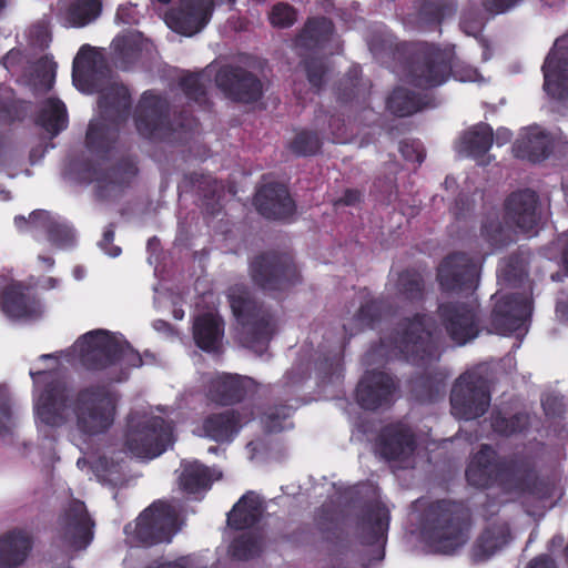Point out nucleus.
<instances>
[{
    "mask_svg": "<svg viewBox=\"0 0 568 568\" xmlns=\"http://www.w3.org/2000/svg\"><path fill=\"white\" fill-rule=\"evenodd\" d=\"M34 385L36 422L60 428L69 422L71 409L77 430L88 437L105 434L114 424L119 396L109 385L80 388L72 398L63 374L58 369L30 372Z\"/></svg>",
    "mask_w": 568,
    "mask_h": 568,
    "instance_id": "nucleus-1",
    "label": "nucleus"
},
{
    "mask_svg": "<svg viewBox=\"0 0 568 568\" xmlns=\"http://www.w3.org/2000/svg\"><path fill=\"white\" fill-rule=\"evenodd\" d=\"M465 477L477 489L498 487L506 494L546 500L552 495V484L539 476L534 465L516 455L500 456L489 444H481L471 456Z\"/></svg>",
    "mask_w": 568,
    "mask_h": 568,
    "instance_id": "nucleus-2",
    "label": "nucleus"
},
{
    "mask_svg": "<svg viewBox=\"0 0 568 568\" xmlns=\"http://www.w3.org/2000/svg\"><path fill=\"white\" fill-rule=\"evenodd\" d=\"M369 50L376 57L387 53L396 63L400 79L407 84L432 90L443 85L453 75L460 81H473L476 70L465 68L463 75L454 70L452 54L439 45L425 41L393 43L388 39L374 37Z\"/></svg>",
    "mask_w": 568,
    "mask_h": 568,
    "instance_id": "nucleus-3",
    "label": "nucleus"
},
{
    "mask_svg": "<svg viewBox=\"0 0 568 568\" xmlns=\"http://www.w3.org/2000/svg\"><path fill=\"white\" fill-rule=\"evenodd\" d=\"M442 336L435 318L417 312L400 318L388 335L379 339L376 353L387 359L398 358L426 366L440 358Z\"/></svg>",
    "mask_w": 568,
    "mask_h": 568,
    "instance_id": "nucleus-4",
    "label": "nucleus"
},
{
    "mask_svg": "<svg viewBox=\"0 0 568 568\" xmlns=\"http://www.w3.org/2000/svg\"><path fill=\"white\" fill-rule=\"evenodd\" d=\"M110 74L105 59L94 48L83 44L73 60V82L84 92H99L101 118L113 124H122L130 115L131 93L123 84H111L103 89Z\"/></svg>",
    "mask_w": 568,
    "mask_h": 568,
    "instance_id": "nucleus-5",
    "label": "nucleus"
},
{
    "mask_svg": "<svg viewBox=\"0 0 568 568\" xmlns=\"http://www.w3.org/2000/svg\"><path fill=\"white\" fill-rule=\"evenodd\" d=\"M227 300L236 320L240 344L260 355L277 332V322L270 308L257 302L245 285L229 288Z\"/></svg>",
    "mask_w": 568,
    "mask_h": 568,
    "instance_id": "nucleus-6",
    "label": "nucleus"
},
{
    "mask_svg": "<svg viewBox=\"0 0 568 568\" xmlns=\"http://www.w3.org/2000/svg\"><path fill=\"white\" fill-rule=\"evenodd\" d=\"M427 541L434 551L452 555L469 539L471 514L463 501L439 499L427 509Z\"/></svg>",
    "mask_w": 568,
    "mask_h": 568,
    "instance_id": "nucleus-7",
    "label": "nucleus"
},
{
    "mask_svg": "<svg viewBox=\"0 0 568 568\" xmlns=\"http://www.w3.org/2000/svg\"><path fill=\"white\" fill-rule=\"evenodd\" d=\"M134 123L139 134L149 140L164 139L174 132H192L197 119L186 110H182L170 119V105L166 99L152 91H145L135 108Z\"/></svg>",
    "mask_w": 568,
    "mask_h": 568,
    "instance_id": "nucleus-8",
    "label": "nucleus"
},
{
    "mask_svg": "<svg viewBox=\"0 0 568 568\" xmlns=\"http://www.w3.org/2000/svg\"><path fill=\"white\" fill-rule=\"evenodd\" d=\"M436 316L450 341L464 346L479 336L483 329L481 310L474 301H446L437 305Z\"/></svg>",
    "mask_w": 568,
    "mask_h": 568,
    "instance_id": "nucleus-9",
    "label": "nucleus"
},
{
    "mask_svg": "<svg viewBox=\"0 0 568 568\" xmlns=\"http://www.w3.org/2000/svg\"><path fill=\"white\" fill-rule=\"evenodd\" d=\"M178 515L165 501H154L136 518L134 525L128 524L124 531L136 545L153 546L171 541L176 532Z\"/></svg>",
    "mask_w": 568,
    "mask_h": 568,
    "instance_id": "nucleus-10",
    "label": "nucleus"
},
{
    "mask_svg": "<svg viewBox=\"0 0 568 568\" xmlns=\"http://www.w3.org/2000/svg\"><path fill=\"white\" fill-rule=\"evenodd\" d=\"M173 444V427L163 417L150 416L129 420L125 446L134 456L155 458Z\"/></svg>",
    "mask_w": 568,
    "mask_h": 568,
    "instance_id": "nucleus-11",
    "label": "nucleus"
},
{
    "mask_svg": "<svg viewBox=\"0 0 568 568\" xmlns=\"http://www.w3.org/2000/svg\"><path fill=\"white\" fill-rule=\"evenodd\" d=\"M252 281L263 291L280 292L301 282L293 257L286 253L265 252L250 264Z\"/></svg>",
    "mask_w": 568,
    "mask_h": 568,
    "instance_id": "nucleus-12",
    "label": "nucleus"
},
{
    "mask_svg": "<svg viewBox=\"0 0 568 568\" xmlns=\"http://www.w3.org/2000/svg\"><path fill=\"white\" fill-rule=\"evenodd\" d=\"M480 266L465 252L446 255L437 266L436 281L443 293L470 295L478 285Z\"/></svg>",
    "mask_w": 568,
    "mask_h": 568,
    "instance_id": "nucleus-13",
    "label": "nucleus"
},
{
    "mask_svg": "<svg viewBox=\"0 0 568 568\" xmlns=\"http://www.w3.org/2000/svg\"><path fill=\"white\" fill-rule=\"evenodd\" d=\"M450 405L460 419L471 420L485 415L490 405L487 379L474 372L462 374L452 388Z\"/></svg>",
    "mask_w": 568,
    "mask_h": 568,
    "instance_id": "nucleus-14",
    "label": "nucleus"
},
{
    "mask_svg": "<svg viewBox=\"0 0 568 568\" xmlns=\"http://www.w3.org/2000/svg\"><path fill=\"white\" fill-rule=\"evenodd\" d=\"M215 84L226 99L236 103L251 104L263 97L261 79L241 65H222L215 74Z\"/></svg>",
    "mask_w": 568,
    "mask_h": 568,
    "instance_id": "nucleus-15",
    "label": "nucleus"
},
{
    "mask_svg": "<svg viewBox=\"0 0 568 568\" xmlns=\"http://www.w3.org/2000/svg\"><path fill=\"white\" fill-rule=\"evenodd\" d=\"M77 346L81 365L91 372L115 365L121 353L120 342L104 329L85 333L78 339Z\"/></svg>",
    "mask_w": 568,
    "mask_h": 568,
    "instance_id": "nucleus-16",
    "label": "nucleus"
},
{
    "mask_svg": "<svg viewBox=\"0 0 568 568\" xmlns=\"http://www.w3.org/2000/svg\"><path fill=\"white\" fill-rule=\"evenodd\" d=\"M60 538L72 550L85 549L93 539L94 521L82 500L70 501L59 518Z\"/></svg>",
    "mask_w": 568,
    "mask_h": 568,
    "instance_id": "nucleus-17",
    "label": "nucleus"
},
{
    "mask_svg": "<svg viewBox=\"0 0 568 568\" xmlns=\"http://www.w3.org/2000/svg\"><path fill=\"white\" fill-rule=\"evenodd\" d=\"M531 301L521 293L501 296L494 305L490 325L497 334L509 335L525 325L531 316Z\"/></svg>",
    "mask_w": 568,
    "mask_h": 568,
    "instance_id": "nucleus-18",
    "label": "nucleus"
},
{
    "mask_svg": "<svg viewBox=\"0 0 568 568\" xmlns=\"http://www.w3.org/2000/svg\"><path fill=\"white\" fill-rule=\"evenodd\" d=\"M253 204L266 220L291 222L297 211L288 187L280 182L261 185L254 195Z\"/></svg>",
    "mask_w": 568,
    "mask_h": 568,
    "instance_id": "nucleus-19",
    "label": "nucleus"
},
{
    "mask_svg": "<svg viewBox=\"0 0 568 568\" xmlns=\"http://www.w3.org/2000/svg\"><path fill=\"white\" fill-rule=\"evenodd\" d=\"M538 206L539 196L535 191H514L504 201V222L509 227L528 233L535 230L540 221Z\"/></svg>",
    "mask_w": 568,
    "mask_h": 568,
    "instance_id": "nucleus-20",
    "label": "nucleus"
},
{
    "mask_svg": "<svg viewBox=\"0 0 568 568\" xmlns=\"http://www.w3.org/2000/svg\"><path fill=\"white\" fill-rule=\"evenodd\" d=\"M416 447L415 434L402 422L382 427L375 440L376 453L387 462L406 460L413 456Z\"/></svg>",
    "mask_w": 568,
    "mask_h": 568,
    "instance_id": "nucleus-21",
    "label": "nucleus"
},
{
    "mask_svg": "<svg viewBox=\"0 0 568 568\" xmlns=\"http://www.w3.org/2000/svg\"><path fill=\"white\" fill-rule=\"evenodd\" d=\"M395 390L396 384L389 374L372 369L359 379L355 398L359 407L375 412L392 404Z\"/></svg>",
    "mask_w": 568,
    "mask_h": 568,
    "instance_id": "nucleus-22",
    "label": "nucleus"
},
{
    "mask_svg": "<svg viewBox=\"0 0 568 568\" xmlns=\"http://www.w3.org/2000/svg\"><path fill=\"white\" fill-rule=\"evenodd\" d=\"M214 7L213 0H181L180 6L168 14V24L175 32L192 37L210 22Z\"/></svg>",
    "mask_w": 568,
    "mask_h": 568,
    "instance_id": "nucleus-23",
    "label": "nucleus"
},
{
    "mask_svg": "<svg viewBox=\"0 0 568 568\" xmlns=\"http://www.w3.org/2000/svg\"><path fill=\"white\" fill-rule=\"evenodd\" d=\"M255 388L254 379L237 374L223 373L211 378L207 398L221 406H232L244 400Z\"/></svg>",
    "mask_w": 568,
    "mask_h": 568,
    "instance_id": "nucleus-24",
    "label": "nucleus"
},
{
    "mask_svg": "<svg viewBox=\"0 0 568 568\" xmlns=\"http://www.w3.org/2000/svg\"><path fill=\"white\" fill-rule=\"evenodd\" d=\"M0 307L11 318H29L41 313V304L36 294L20 282L0 290Z\"/></svg>",
    "mask_w": 568,
    "mask_h": 568,
    "instance_id": "nucleus-25",
    "label": "nucleus"
},
{
    "mask_svg": "<svg viewBox=\"0 0 568 568\" xmlns=\"http://www.w3.org/2000/svg\"><path fill=\"white\" fill-rule=\"evenodd\" d=\"M389 312V303L384 296H372L368 292L364 296L355 314L345 323L343 329L348 338L365 331L373 329Z\"/></svg>",
    "mask_w": 568,
    "mask_h": 568,
    "instance_id": "nucleus-26",
    "label": "nucleus"
},
{
    "mask_svg": "<svg viewBox=\"0 0 568 568\" xmlns=\"http://www.w3.org/2000/svg\"><path fill=\"white\" fill-rule=\"evenodd\" d=\"M180 192H192L202 200V206L207 215L215 216L221 211L220 197L223 186L211 174L199 172L185 173L178 186Z\"/></svg>",
    "mask_w": 568,
    "mask_h": 568,
    "instance_id": "nucleus-27",
    "label": "nucleus"
},
{
    "mask_svg": "<svg viewBox=\"0 0 568 568\" xmlns=\"http://www.w3.org/2000/svg\"><path fill=\"white\" fill-rule=\"evenodd\" d=\"M33 547L32 536L14 528L0 537V568H18L28 559Z\"/></svg>",
    "mask_w": 568,
    "mask_h": 568,
    "instance_id": "nucleus-28",
    "label": "nucleus"
},
{
    "mask_svg": "<svg viewBox=\"0 0 568 568\" xmlns=\"http://www.w3.org/2000/svg\"><path fill=\"white\" fill-rule=\"evenodd\" d=\"M551 149L549 135L538 126L525 130L513 145V152L517 159L531 163L546 160L550 155Z\"/></svg>",
    "mask_w": 568,
    "mask_h": 568,
    "instance_id": "nucleus-29",
    "label": "nucleus"
},
{
    "mask_svg": "<svg viewBox=\"0 0 568 568\" xmlns=\"http://www.w3.org/2000/svg\"><path fill=\"white\" fill-rule=\"evenodd\" d=\"M335 32L333 21L324 16L310 17L294 39L297 50L314 51L323 48Z\"/></svg>",
    "mask_w": 568,
    "mask_h": 568,
    "instance_id": "nucleus-30",
    "label": "nucleus"
},
{
    "mask_svg": "<svg viewBox=\"0 0 568 568\" xmlns=\"http://www.w3.org/2000/svg\"><path fill=\"white\" fill-rule=\"evenodd\" d=\"M224 336V321L216 314L203 313L193 322L195 345L206 353H217Z\"/></svg>",
    "mask_w": 568,
    "mask_h": 568,
    "instance_id": "nucleus-31",
    "label": "nucleus"
},
{
    "mask_svg": "<svg viewBox=\"0 0 568 568\" xmlns=\"http://www.w3.org/2000/svg\"><path fill=\"white\" fill-rule=\"evenodd\" d=\"M388 510L379 503H371L363 509L359 520V538L364 545L379 544L388 529Z\"/></svg>",
    "mask_w": 568,
    "mask_h": 568,
    "instance_id": "nucleus-32",
    "label": "nucleus"
},
{
    "mask_svg": "<svg viewBox=\"0 0 568 568\" xmlns=\"http://www.w3.org/2000/svg\"><path fill=\"white\" fill-rule=\"evenodd\" d=\"M102 11V0H60L58 18L64 26L82 28L93 22Z\"/></svg>",
    "mask_w": 568,
    "mask_h": 568,
    "instance_id": "nucleus-33",
    "label": "nucleus"
},
{
    "mask_svg": "<svg viewBox=\"0 0 568 568\" xmlns=\"http://www.w3.org/2000/svg\"><path fill=\"white\" fill-rule=\"evenodd\" d=\"M264 505L254 491H246L227 514V525L234 530H244L260 523Z\"/></svg>",
    "mask_w": 568,
    "mask_h": 568,
    "instance_id": "nucleus-34",
    "label": "nucleus"
},
{
    "mask_svg": "<svg viewBox=\"0 0 568 568\" xmlns=\"http://www.w3.org/2000/svg\"><path fill=\"white\" fill-rule=\"evenodd\" d=\"M28 222L43 230L48 241L55 247H71L75 243L74 230L67 223L52 217L48 211L36 210L31 212Z\"/></svg>",
    "mask_w": 568,
    "mask_h": 568,
    "instance_id": "nucleus-35",
    "label": "nucleus"
},
{
    "mask_svg": "<svg viewBox=\"0 0 568 568\" xmlns=\"http://www.w3.org/2000/svg\"><path fill=\"white\" fill-rule=\"evenodd\" d=\"M85 171L90 181H95L99 189L112 184L115 186H128L136 176L139 170L136 163L130 158L119 160L110 170L103 171L88 163Z\"/></svg>",
    "mask_w": 568,
    "mask_h": 568,
    "instance_id": "nucleus-36",
    "label": "nucleus"
},
{
    "mask_svg": "<svg viewBox=\"0 0 568 568\" xmlns=\"http://www.w3.org/2000/svg\"><path fill=\"white\" fill-rule=\"evenodd\" d=\"M241 429L240 414L233 409L209 415L203 420L205 435L216 443H230Z\"/></svg>",
    "mask_w": 568,
    "mask_h": 568,
    "instance_id": "nucleus-37",
    "label": "nucleus"
},
{
    "mask_svg": "<svg viewBox=\"0 0 568 568\" xmlns=\"http://www.w3.org/2000/svg\"><path fill=\"white\" fill-rule=\"evenodd\" d=\"M394 288L396 297L406 304L420 305L426 300V282L416 268H405L399 272Z\"/></svg>",
    "mask_w": 568,
    "mask_h": 568,
    "instance_id": "nucleus-38",
    "label": "nucleus"
},
{
    "mask_svg": "<svg viewBox=\"0 0 568 568\" xmlns=\"http://www.w3.org/2000/svg\"><path fill=\"white\" fill-rule=\"evenodd\" d=\"M120 124L104 119L91 121L85 134V145L92 153L106 156L119 136Z\"/></svg>",
    "mask_w": 568,
    "mask_h": 568,
    "instance_id": "nucleus-39",
    "label": "nucleus"
},
{
    "mask_svg": "<svg viewBox=\"0 0 568 568\" xmlns=\"http://www.w3.org/2000/svg\"><path fill=\"white\" fill-rule=\"evenodd\" d=\"M387 109L396 116L413 115L424 108L429 106V98L404 87L395 88L386 102Z\"/></svg>",
    "mask_w": 568,
    "mask_h": 568,
    "instance_id": "nucleus-40",
    "label": "nucleus"
},
{
    "mask_svg": "<svg viewBox=\"0 0 568 568\" xmlns=\"http://www.w3.org/2000/svg\"><path fill=\"white\" fill-rule=\"evenodd\" d=\"M445 375L438 371H427L412 377L410 392L420 403H434L445 392Z\"/></svg>",
    "mask_w": 568,
    "mask_h": 568,
    "instance_id": "nucleus-41",
    "label": "nucleus"
},
{
    "mask_svg": "<svg viewBox=\"0 0 568 568\" xmlns=\"http://www.w3.org/2000/svg\"><path fill=\"white\" fill-rule=\"evenodd\" d=\"M314 361V371L317 384L324 386L333 384L342 377L343 373V351L341 347L324 351L322 347L316 353Z\"/></svg>",
    "mask_w": 568,
    "mask_h": 568,
    "instance_id": "nucleus-42",
    "label": "nucleus"
},
{
    "mask_svg": "<svg viewBox=\"0 0 568 568\" xmlns=\"http://www.w3.org/2000/svg\"><path fill=\"white\" fill-rule=\"evenodd\" d=\"M493 142V128L488 123L480 122L464 132L460 148L468 156L478 160L490 150Z\"/></svg>",
    "mask_w": 568,
    "mask_h": 568,
    "instance_id": "nucleus-43",
    "label": "nucleus"
},
{
    "mask_svg": "<svg viewBox=\"0 0 568 568\" xmlns=\"http://www.w3.org/2000/svg\"><path fill=\"white\" fill-rule=\"evenodd\" d=\"M36 124L45 130L52 138L57 136L68 126L65 104L57 98L47 99L37 115Z\"/></svg>",
    "mask_w": 568,
    "mask_h": 568,
    "instance_id": "nucleus-44",
    "label": "nucleus"
},
{
    "mask_svg": "<svg viewBox=\"0 0 568 568\" xmlns=\"http://www.w3.org/2000/svg\"><path fill=\"white\" fill-rule=\"evenodd\" d=\"M542 72L545 90L555 95L558 81L568 72V48L550 52L544 62Z\"/></svg>",
    "mask_w": 568,
    "mask_h": 568,
    "instance_id": "nucleus-45",
    "label": "nucleus"
},
{
    "mask_svg": "<svg viewBox=\"0 0 568 568\" xmlns=\"http://www.w3.org/2000/svg\"><path fill=\"white\" fill-rule=\"evenodd\" d=\"M507 541L508 531L506 528L497 525L489 526L477 538L474 546V556L477 560H487L505 546Z\"/></svg>",
    "mask_w": 568,
    "mask_h": 568,
    "instance_id": "nucleus-46",
    "label": "nucleus"
},
{
    "mask_svg": "<svg viewBox=\"0 0 568 568\" xmlns=\"http://www.w3.org/2000/svg\"><path fill=\"white\" fill-rule=\"evenodd\" d=\"M180 485L187 494L206 490L212 485V474L209 467L197 462L185 464L180 476Z\"/></svg>",
    "mask_w": 568,
    "mask_h": 568,
    "instance_id": "nucleus-47",
    "label": "nucleus"
},
{
    "mask_svg": "<svg viewBox=\"0 0 568 568\" xmlns=\"http://www.w3.org/2000/svg\"><path fill=\"white\" fill-rule=\"evenodd\" d=\"M111 47L113 50V61L121 70H130L140 58L141 48L132 36H116Z\"/></svg>",
    "mask_w": 568,
    "mask_h": 568,
    "instance_id": "nucleus-48",
    "label": "nucleus"
},
{
    "mask_svg": "<svg viewBox=\"0 0 568 568\" xmlns=\"http://www.w3.org/2000/svg\"><path fill=\"white\" fill-rule=\"evenodd\" d=\"M490 424L495 433L509 437L527 430L530 420L527 413H516L510 417H506L500 412H494L490 417Z\"/></svg>",
    "mask_w": 568,
    "mask_h": 568,
    "instance_id": "nucleus-49",
    "label": "nucleus"
},
{
    "mask_svg": "<svg viewBox=\"0 0 568 568\" xmlns=\"http://www.w3.org/2000/svg\"><path fill=\"white\" fill-rule=\"evenodd\" d=\"M480 234L493 250H501L514 241L511 231L498 219L485 221L481 225Z\"/></svg>",
    "mask_w": 568,
    "mask_h": 568,
    "instance_id": "nucleus-50",
    "label": "nucleus"
},
{
    "mask_svg": "<svg viewBox=\"0 0 568 568\" xmlns=\"http://www.w3.org/2000/svg\"><path fill=\"white\" fill-rule=\"evenodd\" d=\"M179 87L184 95L190 100L205 106L209 103L206 85L202 73L187 72L179 80Z\"/></svg>",
    "mask_w": 568,
    "mask_h": 568,
    "instance_id": "nucleus-51",
    "label": "nucleus"
},
{
    "mask_svg": "<svg viewBox=\"0 0 568 568\" xmlns=\"http://www.w3.org/2000/svg\"><path fill=\"white\" fill-rule=\"evenodd\" d=\"M292 407L286 404L270 406L262 415L261 423L266 433H281L287 428L286 422L292 416Z\"/></svg>",
    "mask_w": 568,
    "mask_h": 568,
    "instance_id": "nucleus-52",
    "label": "nucleus"
},
{
    "mask_svg": "<svg viewBox=\"0 0 568 568\" xmlns=\"http://www.w3.org/2000/svg\"><path fill=\"white\" fill-rule=\"evenodd\" d=\"M230 551L235 559L250 560L262 552L261 540L252 534H243L232 541Z\"/></svg>",
    "mask_w": 568,
    "mask_h": 568,
    "instance_id": "nucleus-53",
    "label": "nucleus"
},
{
    "mask_svg": "<svg viewBox=\"0 0 568 568\" xmlns=\"http://www.w3.org/2000/svg\"><path fill=\"white\" fill-rule=\"evenodd\" d=\"M322 141L314 131L302 130L290 143V150L297 156H312L320 152Z\"/></svg>",
    "mask_w": 568,
    "mask_h": 568,
    "instance_id": "nucleus-54",
    "label": "nucleus"
},
{
    "mask_svg": "<svg viewBox=\"0 0 568 568\" xmlns=\"http://www.w3.org/2000/svg\"><path fill=\"white\" fill-rule=\"evenodd\" d=\"M268 21L274 28L288 29L297 21V10L287 2H277L268 13Z\"/></svg>",
    "mask_w": 568,
    "mask_h": 568,
    "instance_id": "nucleus-55",
    "label": "nucleus"
},
{
    "mask_svg": "<svg viewBox=\"0 0 568 568\" xmlns=\"http://www.w3.org/2000/svg\"><path fill=\"white\" fill-rule=\"evenodd\" d=\"M526 276V271L520 257L510 255L500 267L499 277L511 286L520 284Z\"/></svg>",
    "mask_w": 568,
    "mask_h": 568,
    "instance_id": "nucleus-56",
    "label": "nucleus"
},
{
    "mask_svg": "<svg viewBox=\"0 0 568 568\" xmlns=\"http://www.w3.org/2000/svg\"><path fill=\"white\" fill-rule=\"evenodd\" d=\"M303 65L310 84L320 91L325 83L327 73L325 62L320 58H307L303 60Z\"/></svg>",
    "mask_w": 568,
    "mask_h": 568,
    "instance_id": "nucleus-57",
    "label": "nucleus"
},
{
    "mask_svg": "<svg viewBox=\"0 0 568 568\" xmlns=\"http://www.w3.org/2000/svg\"><path fill=\"white\" fill-rule=\"evenodd\" d=\"M359 77L357 69L349 70L337 88V98L341 102H349L358 95Z\"/></svg>",
    "mask_w": 568,
    "mask_h": 568,
    "instance_id": "nucleus-58",
    "label": "nucleus"
},
{
    "mask_svg": "<svg viewBox=\"0 0 568 568\" xmlns=\"http://www.w3.org/2000/svg\"><path fill=\"white\" fill-rule=\"evenodd\" d=\"M30 103L21 100H3L0 116L8 122L22 121L29 112Z\"/></svg>",
    "mask_w": 568,
    "mask_h": 568,
    "instance_id": "nucleus-59",
    "label": "nucleus"
},
{
    "mask_svg": "<svg viewBox=\"0 0 568 568\" xmlns=\"http://www.w3.org/2000/svg\"><path fill=\"white\" fill-rule=\"evenodd\" d=\"M419 19L428 28H438L444 19V8L439 3L426 1L419 9Z\"/></svg>",
    "mask_w": 568,
    "mask_h": 568,
    "instance_id": "nucleus-60",
    "label": "nucleus"
},
{
    "mask_svg": "<svg viewBox=\"0 0 568 568\" xmlns=\"http://www.w3.org/2000/svg\"><path fill=\"white\" fill-rule=\"evenodd\" d=\"M524 0H480L483 10L491 17L504 14L517 6Z\"/></svg>",
    "mask_w": 568,
    "mask_h": 568,
    "instance_id": "nucleus-61",
    "label": "nucleus"
},
{
    "mask_svg": "<svg viewBox=\"0 0 568 568\" xmlns=\"http://www.w3.org/2000/svg\"><path fill=\"white\" fill-rule=\"evenodd\" d=\"M115 236V224L110 223L103 231L102 240L99 242L100 247L105 251L111 257H116L121 254L122 250L120 246L114 245Z\"/></svg>",
    "mask_w": 568,
    "mask_h": 568,
    "instance_id": "nucleus-62",
    "label": "nucleus"
},
{
    "mask_svg": "<svg viewBox=\"0 0 568 568\" xmlns=\"http://www.w3.org/2000/svg\"><path fill=\"white\" fill-rule=\"evenodd\" d=\"M121 353L116 357V364L122 362L129 367H140L143 364L141 354L129 343H120Z\"/></svg>",
    "mask_w": 568,
    "mask_h": 568,
    "instance_id": "nucleus-63",
    "label": "nucleus"
},
{
    "mask_svg": "<svg viewBox=\"0 0 568 568\" xmlns=\"http://www.w3.org/2000/svg\"><path fill=\"white\" fill-rule=\"evenodd\" d=\"M399 151L406 160L418 164H422L426 156L423 146L415 142L402 141L399 144Z\"/></svg>",
    "mask_w": 568,
    "mask_h": 568,
    "instance_id": "nucleus-64",
    "label": "nucleus"
}]
</instances>
